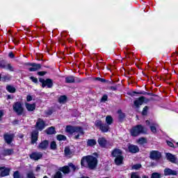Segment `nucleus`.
I'll return each mask as SVG.
<instances>
[{
    "instance_id": "nucleus-1",
    "label": "nucleus",
    "mask_w": 178,
    "mask_h": 178,
    "mask_svg": "<svg viewBox=\"0 0 178 178\" xmlns=\"http://www.w3.org/2000/svg\"><path fill=\"white\" fill-rule=\"evenodd\" d=\"M98 163L97 158L92 156H86L82 158L81 161V166H87L89 169H95Z\"/></svg>"
},
{
    "instance_id": "nucleus-2",
    "label": "nucleus",
    "mask_w": 178,
    "mask_h": 178,
    "mask_svg": "<svg viewBox=\"0 0 178 178\" xmlns=\"http://www.w3.org/2000/svg\"><path fill=\"white\" fill-rule=\"evenodd\" d=\"M65 131L69 134H73L76 140L80 138L81 136H84V130L81 127H73L68 125L65 128Z\"/></svg>"
},
{
    "instance_id": "nucleus-3",
    "label": "nucleus",
    "mask_w": 178,
    "mask_h": 178,
    "mask_svg": "<svg viewBox=\"0 0 178 178\" xmlns=\"http://www.w3.org/2000/svg\"><path fill=\"white\" fill-rule=\"evenodd\" d=\"M147 133V129H145L143 125H137L136 127L132 128L131 130V136L137 137L139 134Z\"/></svg>"
},
{
    "instance_id": "nucleus-4",
    "label": "nucleus",
    "mask_w": 178,
    "mask_h": 178,
    "mask_svg": "<svg viewBox=\"0 0 178 178\" xmlns=\"http://www.w3.org/2000/svg\"><path fill=\"white\" fill-rule=\"evenodd\" d=\"M95 124L96 127L99 128L102 133H108L109 131V125L108 124H103L101 120H97Z\"/></svg>"
},
{
    "instance_id": "nucleus-5",
    "label": "nucleus",
    "mask_w": 178,
    "mask_h": 178,
    "mask_svg": "<svg viewBox=\"0 0 178 178\" xmlns=\"http://www.w3.org/2000/svg\"><path fill=\"white\" fill-rule=\"evenodd\" d=\"M39 81L42 83V88H45V87H47V88H52V87H54V81L51 79H47L46 80L40 79Z\"/></svg>"
},
{
    "instance_id": "nucleus-6",
    "label": "nucleus",
    "mask_w": 178,
    "mask_h": 178,
    "mask_svg": "<svg viewBox=\"0 0 178 178\" xmlns=\"http://www.w3.org/2000/svg\"><path fill=\"white\" fill-rule=\"evenodd\" d=\"M13 111L17 113V115H22L23 113V106L21 102H16L13 106Z\"/></svg>"
},
{
    "instance_id": "nucleus-7",
    "label": "nucleus",
    "mask_w": 178,
    "mask_h": 178,
    "mask_svg": "<svg viewBox=\"0 0 178 178\" xmlns=\"http://www.w3.org/2000/svg\"><path fill=\"white\" fill-rule=\"evenodd\" d=\"M26 65L31 66L28 69L29 72H37V70H40V69H41V64L27 63Z\"/></svg>"
},
{
    "instance_id": "nucleus-8",
    "label": "nucleus",
    "mask_w": 178,
    "mask_h": 178,
    "mask_svg": "<svg viewBox=\"0 0 178 178\" xmlns=\"http://www.w3.org/2000/svg\"><path fill=\"white\" fill-rule=\"evenodd\" d=\"M161 156H162V155L161 154V152L158 151L154 150L150 152V159L158 161V159H161Z\"/></svg>"
},
{
    "instance_id": "nucleus-9",
    "label": "nucleus",
    "mask_w": 178,
    "mask_h": 178,
    "mask_svg": "<svg viewBox=\"0 0 178 178\" xmlns=\"http://www.w3.org/2000/svg\"><path fill=\"white\" fill-rule=\"evenodd\" d=\"M31 159H33V161H38V159H41L42 158V152H33L30 155Z\"/></svg>"
},
{
    "instance_id": "nucleus-10",
    "label": "nucleus",
    "mask_w": 178,
    "mask_h": 178,
    "mask_svg": "<svg viewBox=\"0 0 178 178\" xmlns=\"http://www.w3.org/2000/svg\"><path fill=\"white\" fill-rule=\"evenodd\" d=\"M0 175L1 177H5V176H9L10 172V168H6L5 167H0Z\"/></svg>"
},
{
    "instance_id": "nucleus-11",
    "label": "nucleus",
    "mask_w": 178,
    "mask_h": 178,
    "mask_svg": "<svg viewBox=\"0 0 178 178\" xmlns=\"http://www.w3.org/2000/svg\"><path fill=\"white\" fill-rule=\"evenodd\" d=\"M45 127V122L41 118H39L36 122V128L38 130H42Z\"/></svg>"
},
{
    "instance_id": "nucleus-12",
    "label": "nucleus",
    "mask_w": 178,
    "mask_h": 178,
    "mask_svg": "<svg viewBox=\"0 0 178 178\" xmlns=\"http://www.w3.org/2000/svg\"><path fill=\"white\" fill-rule=\"evenodd\" d=\"M177 175V172L175 170H172V169L170 168H165L164 170V175L165 176H176Z\"/></svg>"
},
{
    "instance_id": "nucleus-13",
    "label": "nucleus",
    "mask_w": 178,
    "mask_h": 178,
    "mask_svg": "<svg viewBox=\"0 0 178 178\" xmlns=\"http://www.w3.org/2000/svg\"><path fill=\"white\" fill-rule=\"evenodd\" d=\"M38 140V131H33L31 134V143L35 144Z\"/></svg>"
},
{
    "instance_id": "nucleus-14",
    "label": "nucleus",
    "mask_w": 178,
    "mask_h": 178,
    "mask_svg": "<svg viewBox=\"0 0 178 178\" xmlns=\"http://www.w3.org/2000/svg\"><path fill=\"white\" fill-rule=\"evenodd\" d=\"M49 145V143L48 142V140H43L39 144L38 148V149H46L47 148H48Z\"/></svg>"
},
{
    "instance_id": "nucleus-15",
    "label": "nucleus",
    "mask_w": 178,
    "mask_h": 178,
    "mask_svg": "<svg viewBox=\"0 0 178 178\" xmlns=\"http://www.w3.org/2000/svg\"><path fill=\"white\" fill-rule=\"evenodd\" d=\"M128 149L129 152H131L132 154H136V152H138L140 151V148H138V146H136L134 145H130L128 147Z\"/></svg>"
},
{
    "instance_id": "nucleus-16",
    "label": "nucleus",
    "mask_w": 178,
    "mask_h": 178,
    "mask_svg": "<svg viewBox=\"0 0 178 178\" xmlns=\"http://www.w3.org/2000/svg\"><path fill=\"white\" fill-rule=\"evenodd\" d=\"M145 99V97H140L138 99H136L134 104L136 108H138L140 106H141L142 104H143L144 100Z\"/></svg>"
},
{
    "instance_id": "nucleus-17",
    "label": "nucleus",
    "mask_w": 178,
    "mask_h": 178,
    "mask_svg": "<svg viewBox=\"0 0 178 178\" xmlns=\"http://www.w3.org/2000/svg\"><path fill=\"white\" fill-rule=\"evenodd\" d=\"M25 108L29 112H33V111H35V104L25 103Z\"/></svg>"
},
{
    "instance_id": "nucleus-18",
    "label": "nucleus",
    "mask_w": 178,
    "mask_h": 178,
    "mask_svg": "<svg viewBox=\"0 0 178 178\" xmlns=\"http://www.w3.org/2000/svg\"><path fill=\"white\" fill-rule=\"evenodd\" d=\"M122 150L119 149H115L114 150H113L111 155L112 156H113V158H118L119 156H122Z\"/></svg>"
},
{
    "instance_id": "nucleus-19",
    "label": "nucleus",
    "mask_w": 178,
    "mask_h": 178,
    "mask_svg": "<svg viewBox=\"0 0 178 178\" xmlns=\"http://www.w3.org/2000/svg\"><path fill=\"white\" fill-rule=\"evenodd\" d=\"M4 140L7 144H10V143H12V140H13V134H4Z\"/></svg>"
},
{
    "instance_id": "nucleus-20",
    "label": "nucleus",
    "mask_w": 178,
    "mask_h": 178,
    "mask_svg": "<svg viewBox=\"0 0 178 178\" xmlns=\"http://www.w3.org/2000/svg\"><path fill=\"white\" fill-rule=\"evenodd\" d=\"M65 155L67 156L68 158H71V156H73L74 152L73 151L70 150V148L69 147H66L64 149Z\"/></svg>"
},
{
    "instance_id": "nucleus-21",
    "label": "nucleus",
    "mask_w": 178,
    "mask_h": 178,
    "mask_svg": "<svg viewBox=\"0 0 178 178\" xmlns=\"http://www.w3.org/2000/svg\"><path fill=\"white\" fill-rule=\"evenodd\" d=\"M166 158L168 161H170V162H172V163H175V162H176V156L170 153H168L166 154Z\"/></svg>"
},
{
    "instance_id": "nucleus-22",
    "label": "nucleus",
    "mask_w": 178,
    "mask_h": 178,
    "mask_svg": "<svg viewBox=\"0 0 178 178\" xmlns=\"http://www.w3.org/2000/svg\"><path fill=\"white\" fill-rule=\"evenodd\" d=\"M97 141L100 147H106V144L108 142L106 141V139H105V138H99Z\"/></svg>"
},
{
    "instance_id": "nucleus-23",
    "label": "nucleus",
    "mask_w": 178,
    "mask_h": 178,
    "mask_svg": "<svg viewBox=\"0 0 178 178\" xmlns=\"http://www.w3.org/2000/svg\"><path fill=\"white\" fill-rule=\"evenodd\" d=\"M59 170L60 172H63V173H64V175H67V174L70 173V169L69 168V166H67V165L60 168L59 169Z\"/></svg>"
},
{
    "instance_id": "nucleus-24",
    "label": "nucleus",
    "mask_w": 178,
    "mask_h": 178,
    "mask_svg": "<svg viewBox=\"0 0 178 178\" xmlns=\"http://www.w3.org/2000/svg\"><path fill=\"white\" fill-rule=\"evenodd\" d=\"M114 162L115 165H122L123 163V156L115 157Z\"/></svg>"
},
{
    "instance_id": "nucleus-25",
    "label": "nucleus",
    "mask_w": 178,
    "mask_h": 178,
    "mask_svg": "<svg viewBox=\"0 0 178 178\" xmlns=\"http://www.w3.org/2000/svg\"><path fill=\"white\" fill-rule=\"evenodd\" d=\"M65 83H76V79H74V76H70L65 77Z\"/></svg>"
},
{
    "instance_id": "nucleus-26",
    "label": "nucleus",
    "mask_w": 178,
    "mask_h": 178,
    "mask_svg": "<svg viewBox=\"0 0 178 178\" xmlns=\"http://www.w3.org/2000/svg\"><path fill=\"white\" fill-rule=\"evenodd\" d=\"M106 124H108V126H111V124H112V123H113V118H112V116L111 115H107L106 117Z\"/></svg>"
},
{
    "instance_id": "nucleus-27",
    "label": "nucleus",
    "mask_w": 178,
    "mask_h": 178,
    "mask_svg": "<svg viewBox=\"0 0 178 178\" xmlns=\"http://www.w3.org/2000/svg\"><path fill=\"white\" fill-rule=\"evenodd\" d=\"M97 141L94 139H89L87 141V145L88 147H94V145H96Z\"/></svg>"
},
{
    "instance_id": "nucleus-28",
    "label": "nucleus",
    "mask_w": 178,
    "mask_h": 178,
    "mask_svg": "<svg viewBox=\"0 0 178 178\" xmlns=\"http://www.w3.org/2000/svg\"><path fill=\"white\" fill-rule=\"evenodd\" d=\"M66 101H67V97L65 95L60 96L58 99V102L60 104H66Z\"/></svg>"
},
{
    "instance_id": "nucleus-29",
    "label": "nucleus",
    "mask_w": 178,
    "mask_h": 178,
    "mask_svg": "<svg viewBox=\"0 0 178 178\" xmlns=\"http://www.w3.org/2000/svg\"><path fill=\"white\" fill-rule=\"evenodd\" d=\"M138 144L140 145H144V144H147V140L145 138H140L137 140Z\"/></svg>"
},
{
    "instance_id": "nucleus-30",
    "label": "nucleus",
    "mask_w": 178,
    "mask_h": 178,
    "mask_svg": "<svg viewBox=\"0 0 178 178\" xmlns=\"http://www.w3.org/2000/svg\"><path fill=\"white\" fill-rule=\"evenodd\" d=\"M156 127H158V124L156 123H152L150 126V130L152 133H156Z\"/></svg>"
},
{
    "instance_id": "nucleus-31",
    "label": "nucleus",
    "mask_w": 178,
    "mask_h": 178,
    "mask_svg": "<svg viewBox=\"0 0 178 178\" xmlns=\"http://www.w3.org/2000/svg\"><path fill=\"white\" fill-rule=\"evenodd\" d=\"M6 90L7 91H8V92H11V93L16 92V88H15V87L12 86H7Z\"/></svg>"
},
{
    "instance_id": "nucleus-32",
    "label": "nucleus",
    "mask_w": 178,
    "mask_h": 178,
    "mask_svg": "<svg viewBox=\"0 0 178 178\" xmlns=\"http://www.w3.org/2000/svg\"><path fill=\"white\" fill-rule=\"evenodd\" d=\"M3 154L5 156L12 155V154H13V149H4Z\"/></svg>"
},
{
    "instance_id": "nucleus-33",
    "label": "nucleus",
    "mask_w": 178,
    "mask_h": 178,
    "mask_svg": "<svg viewBox=\"0 0 178 178\" xmlns=\"http://www.w3.org/2000/svg\"><path fill=\"white\" fill-rule=\"evenodd\" d=\"M46 133L48 134H55V128L54 127H51L46 130Z\"/></svg>"
},
{
    "instance_id": "nucleus-34",
    "label": "nucleus",
    "mask_w": 178,
    "mask_h": 178,
    "mask_svg": "<svg viewBox=\"0 0 178 178\" xmlns=\"http://www.w3.org/2000/svg\"><path fill=\"white\" fill-rule=\"evenodd\" d=\"M7 66H8V63L5 62L4 60H1L0 62V67L1 69H6Z\"/></svg>"
},
{
    "instance_id": "nucleus-35",
    "label": "nucleus",
    "mask_w": 178,
    "mask_h": 178,
    "mask_svg": "<svg viewBox=\"0 0 178 178\" xmlns=\"http://www.w3.org/2000/svg\"><path fill=\"white\" fill-rule=\"evenodd\" d=\"M14 178H23V175H20L19 171H15L13 174Z\"/></svg>"
},
{
    "instance_id": "nucleus-36",
    "label": "nucleus",
    "mask_w": 178,
    "mask_h": 178,
    "mask_svg": "<svg viewBox=\"0 0 178 178\" xmlns=\"http://www.w3.org/2000/svg\"><path fill=\"white\" fill-rule=\"evenodd\" d=\"M57 140L58 141H65L66 140V137L64 135H58Z\"/></svg>"
},
{
    "instance_id": "nucleus-37",
    "label": "nucleus",
    "mask_w": 178,
    "mask_h": 178,
    "mask_svg": "<svg viewBox=\"0 0 178 178\" xmlns=\"http://www.w3.org/2000/svg\"><path fill=\"white\" fill-rule=\"evenodd\" d=\"M26 177L27 178H35V176L34 175V172H33V171H29L26 174Z\"/></svg>"
},
{
    "instance_id": "nucleus-38",
    "label": "nucleus",
    "mask_w": 178,
    "mask_h": 178,
    "mask_svg": "<svg viewBox=\"0 0 178 178\" xmlns=\"http://www.w3.org/2000/svg\"><path fill=\"white\" fill-rule=\"evenodd\" d=\"M51 149L55 150L56 149V142L52 141L50 144Z\"/></svg>"
},
{
    "instance_id": "nucleus-39",
    "label": "nucleus",
    "mask_w": 178,
    "mask_h": 178,
    "mask_svg": "<svg viewBox=\"0 0 178 178\" xmlns=\"http://www.w3.org/2000/svg\"><path fill=\"white\" fill-rule=\"evenodd\" d=\"M119 114V119L122 120V119H124V117L126 116L124 113L122 112V111H118Z\"/></svg>"
},
{
    "instance_id": "nucleus-40",
    "label": "nucleus",
    "mask_w": 178,
    "mask_h": 178,
    "mask_svg": "<svg viewBox=\"0 0 178 178\" xmlns=\"http://www.w3.org/2000/svg\"><path fill=\"white\" fill-rule=\"evenodd\" d=\"M151 178H161V174L158 172H153L152 174Z\"/></svg>"
},
{
    "instance_id": "nucleus-41",
    "label": "nucleus",
    "mask_w": 178,
    "mask_h": 178,
    "mask_svg": "<svg viewBox=\"0 0 178 178\" xmlns=\"http://www.w3.org/2000/svg\"><path fill=\"white\" fill-rule=\"evenodd\" d=\"M6 70H10V72H13V70H15L13 68V66H12V65H10L9 63L7 64V67H6Z\"/></svg>"
},
{
    "instance_id": "nucleus-42",
    "label": "nucleus",
    "mask_w": 178,
    "mask_h": 178,
    "mask_svg": "<svg viewBox=\"0 0 178 178\" xmlns=\"http://www.w3.org/2000/svg\"><path fill=\"white\" fill-rule=\"evenodd\" d=\"M62 172H60V171L56 172V174L54 176V178H62Z\"/></svg>"
},
{
    "instance_id": "nucleus-43",
    "label": "nucleus",
    "mask_w": 178,
    "mask_h": 178,
    "mask_svg": "<svg viewBox=\"0 0 178 178\" xmlns=\"http://www.w3.org/2000/svg\"><path fill=\"white\" fill-rule=\"evenodd\" d=\"M147 112H148V106H145L142 111V115L145 116V115H147Z\"/></svg>"
},
{
    "instance_id": "nucleus-44",
    "label": "nucleus",
    "mask_w": 178,
    "mask_h": 178,
    "mask_svg": "<svg viewBox=\"0 0 178 178\" xmlns=\"http://www.w3.org/2000/svg\"><path fill=\"white\" fill-rule=\"evenodd\" d=\"M131 178H140V176H138V174H137V172H133L131 175Z\"/></svg>"
},
{
    "instance_id": "nucleus-45",
    "label": "nucleus",
    "mask_w": 178,
    "mask_h": 178,
    "mask_svg": "<svg viewBox=\"0 0 178 178\" xmlns=\"http://www.w3.org/2000/svg\"><path fill=\"white\" fill-rule=\"evenodd\" d=\"M140 168H141V165L140 164H136L132 166V169H135V170H138L140 169Z\"/></svg>"
},
{
    "instance_id": "nucleus-46",
    "label": "nucleus",
    "mask_w": 178,
    "mask_h": 178,
    "mask_svg": "<svg viewBox=\"0 0 178 178\" xmlns=\"http://www.w3.org/2000/svg\"><path fill=\"white\" fill-rule=\"evenodd\" d=\"M30 79L33 83H38V79L37 78L34 77V76H31Z\"/></svg>"
},
{
    "instance_id": "nucleus-47",
    "label": "nucleus",
    "mask_w": 178,
    "mask_h": 178,
    "mask_svg": "<svg viewBox=\"0 0 178 178\" xmlns=\"http://www.w3.org/2000/svg\"><path fill=\"white\" fill-rule=\"evenodd\" d=\"M68 166L70 168H72V169L74 170H74H76V165H74L73 163H69Z\"/></svg>"
},
{
    "instance_id": "nucleus-48",
    "label": "nucleus",
    "mask_w": 178,
    "mask_h": 178,
    "mask_svg": "<svg viewBox=\"0 0 178 178\" xmlns=\"http://www.w3.org/2000/svg\"><path fill=\"white\" fill-rule=\"evenodd\" d=\"M108 100V95H104L102 97V101L105 102Z\"/></svg>"
},
{
    "instance_id": "nucleus-49",
    "label": "nucleus",
    "mask_w": 178,
    "mask_h": 178,
    "mask_svg": "<svg viewBox=\"0 0 178 178\" xmlns=\"http://www.w3.org/2000/svg\"><path fill=\"white\" fill-rule=\"evenodd\" d=\"M26 101H27L28 102H30V101H33V97H32L31 95H28V96L26 97Z\"/></svg>"
},
{
    "instance_id": "nucleus-50",
    "label": "nucleus",
    "mask_w": 178,
    "mask_h": 178,
    "mask_svg": "<svg viewBox=\"0 0 178 178\" xmlns=\"http://www.w3.org/2000/svg\"><path fill=\"white\" fill-rule=\"evenodd\" d=\"M38 74L39 76H45V74H47V72H38Z\"/></svg>"
},
{
    "instance_id": "nucleus-51",
    "label": "nucleus",
    "mask_w": 178,
    "mask_h": 178,
    "mask_svg": "<svg viewBox=\"0 0 178 178\" xmlns=\"http://www.w3.org/2000/svg\"><path fill=\"white\" fill-rule=\"evenodd\" d=\"M96 80H98V81H101V83H105V79L99 77L96 78Z\"/></svg>"
},
{
    "instance_id": "nucleus-52",
    "label": "nucleus",
    "mask_w": 178,
    "mask_h": 178,
    "mask_svg": "<svg viewBox=\"0 0 178 178\" xmlns=\"http://www.w3.org/2000/svg\"><path fill=\"white\" fill-rule=\"evenodd\" d=\"M167 144L169 147H173V143L170 141H167Z\"/></svg>"
},
{
    "instance_id": "nucleus-53",
    "label": "nucleus",
    "mask_w": 178,
    "mask_h": 178,
    "mask_svg": "<svg viewBox=\"0 0 178 178\" xmlns=\"http://www.w3.org/2000/svg\"><path fill=\"white\" fill-rule=\"evenodd\" d=\"M8 56H9L10 58H15V55L13 54V52H10L9 54H8Z\"/></svg>"
},
{
    "instance_id": "nucleus-54",
    "label": "nucleus",
    "mask_w": 178,
    "mask_h": 178,
    "mask_svg": "<svg viewBox=\"0 0 178 178\" xmlns=\"http://www.w3.org/2000/svg\"><path fill=\"white\" fill-rule=\"evenodd\" d=\"M35 170L37 172H40V170H41V168L40 166H37Z\"/></svg>"
},
{
    "instance_id": "nucleus-55",
    "label": "nucleus",
    "mask_w": 178,
    "mask_h": 178,
    "mask_svg": "<svg viewBox=\"0 0 178 178\" xmlns=\"http://www.w3.org/2000/svg\"><path fill=\"white\" fill-rule=\"evenodd\" d=\"M2 116H3V112L0 111V119H1V118H2Z\"/></svg>"
},
{
    "instance_id": "nucleus-56",
    "label": "nucleus",
    "mask_w": 178,
    "mask_h": 178,
    "mask_svg": "<svg viewBox=\"0 0 178 178\" xmlns=\"http://www.w3.org/2000/svg\"><path fill=\"white\" fill-rule=\"evenodd\" d=\"M146 124H147V125H149V124H150V122H149V120H147V121H146Z\"/></svg>"
},
{
    "instance_id": "nucleus-57",
    "label": "nucleus",
    "mask_w": 178,
    "mask_h": 178,
    "mask_svg": "<svg viewBox=\"0 0 178 178\" xmlns=\"http://www.w3.org/2000/svg\"><path fill=\"white\" fill-rule=\"evenodd\" d=\"M143 178H148V177L145 176V175H143Z\"/></svg>"
},
{
    "instance_id": "nucleus-58",
    "label": "nucleus",
    "mask_w": 178,
    "mask_h": 178,
    "mask_svg": "<svg viewBox=\"0 0 178 178\" xmlns=\"http://www.w3.org/2000/svg\"><path fill=\"white\" fill-rule=\"evenodd\" d=\"M80 81H80V80L76 81L77 83H80Z\"/></svg>"
},
{
    "instance_id": "nucleus-59",
    "label": "nucleus",
    "mask_w": 178,
    "mask_h": 178,
    "mask_svg": "<svg viewBox=\"0 0 178 178\" xmlns=\"http://www.w3.org/2000/svg\"><path fill=\"white\" fill-rule=\"evenodd\" d=\"M43 178H48V177H47V176H44Z\"/></svg>"
},
{
    "instance_id": "nucleus-60",
    "label": "nucleus",
    "mask_w": 178,
    "mask_h": 178,
    "mask_svg": "<svg viewBox=\"0 0 178 178\" xmlns=\"http://www.w3.org/2000/svg\"><path fill=\"white\" fill-rule=\"evenodd\" d=\"M20 138H23V136H20Z\"/></svg>"
},
{
    "instance_id": "nucleus-61",
    "label": "nucleus",
    "mask_w": 178,
    "mask_h": 178,
    "mask_svg": "<svg viewBox=\"0 0 178 178\" xmlns=\"http://www.w3.org/2000/svg\"><path fill=\"white\" fill-rule=\"evenodd\" d=\"M137 94H144V93H140V92H138Z\"/></svg>"
},
{
    "instance_id": "nucleus-62",
    "label": "nucleus",
    "mask_w": 178,
    "mask_h": 178,
    "mask_svg": "<svg viewBox=\"0 0 178 178\" xmlns=\"http://www.w3.org/2000/svg\"><path fill=\"white\" fill-rule=\"evenodd\" d=\"M148 95H149V93H147Z\"/></svg>"
},
{
    "instance_id": "nucleus-63",
    "label": "nucleus",
    "mask_w": 178,
    "mask_h": 178,
    "mask_svg": "<svg viewBox=\"0 0 178 178\" xmlns=\"http://www.w3.org/2000/svg\"><path fill=\"white\" fill-rule=\"evenodd\" d=\"M0 79H1V76H0Z\"/></svg>"
}]
</instances>
